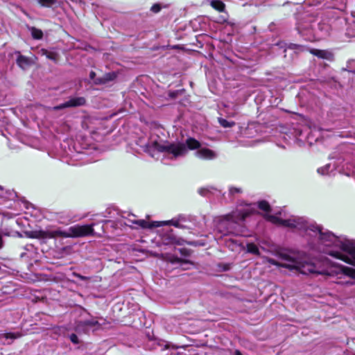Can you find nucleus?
<instances>
[{"mask_svg": "<svg viewBox=\"0 0 355 355\" xmlns=\"http://www.w3.org/2000/svg\"><path fill=\"white\" fill-rule=\"evenodd\" d=\"M266 218L273 224L295 230L309 237L308 243L312 250L355 266V243L345 236L324 231L320 226L302 217L288 216L284 209L274 214H267Z\"/></svg>", "mask_w": 355, "mask_h": 355, "instance_id": "nucleus-1", "label": "nucleus"}, {"mask_svg": "<svg viewBox=\"0 0 355 355\" xmlns=\"http://www.w3.org/2000/svg\"><path fill=\"white\" fill-rule=\"evenodd\" d=\"M277 255L286 263H281L272 258H267V262L274 266L295 270L303 275H320L333 277L340 284H355L354 268L334 262L325 256L320 255L311 259L304 254L295 252H282Z\"/></svg>", "mask_w": 355, "mask_h": 355, "instance_id": "nucleus-2", "label": "nucleus"}, {"mask_svg": "<svg viewBox=\"0 0 355 355\" xmlns=\"http://www.w3.org/2000/svg\"><path fill=\"white\" fill-rule=\"evenodd\" d=\"M188 148L191 150L197 149L195 155L200 159L212 160L218 157L216 152L207 148H200V143L193 138L187 139L186 144H160L157 141H153L148 142L144 147V151L152 157H155L156 153H163L164 159L162 162L166 164H168L165 162L166 159H175L185 156L188 152Z\"/></svg>", "mask_w": 355, "mask_h": 355, "instance_id": "nucleus-3", "label": "nucleus"}, {"mask_svg": "<svg viewBox=\"0 0 355 355\" xmlns=\"http://www.w3.org/2000/svg\"><path fill=\"white\" fill-rule=\"evenodd\" d=\"M254 205H247L245 207H240L230 214L222 216L216 225V230L221 236L229 234L240 235L243 233V221L255 211Z\"/></svg>", "mask_w": 355, "mask_h": 355, "instance_id": "nucleus-4", "label": "nucleus"}, {"mask_svg": "<svg viewBox=\"0 0 355 355\" xmlns=\"http://www.w3.org/2000/svg\"><path fill=\"white\" fill-rule=\"evenodd\" d=\"M94 223L84 225H76L69 227L66 230H62L60 228L37 230L30 232L28 236L40 240H46L57 237H83L94 235Z\"/></svg>", "mask_w": 355, "mask_h": 355, "instance_id": "nucleus-5", "label": "nucleus"}, {"mask_svg": "<svg viewBox=\"0 0 355 355\" xmlns=\"http://www.w3.org/2000/svg\"><path fill=\"white\" fill-rule=\"evenodd\" d=\"M81 315L83 319L76 322L74 329L76 333L89 334L101 328L102 324L98 318L90 315L85 310H83Z\"/></svg>", "mask_w": 355, "mask_h": 355, "instance_id": "nucleus-6", "label": "nucleus"}, {"mask_svg": "<svg viewBox=\"0 0 355 355\" xmlns=\"http://www.w3.org/2000/svg\"><path fill=\"white\" fill-rule=\"evenodd\" d=\"M86 100L84 97L71 98L67 101L53 107L54 110H58L66 107H78L85 105Z\"/></svg>", "mask_w": 355, "mask_h": 355, "instance_id": "nucleus-7", "label": "nucleus"}, {"mask_svg": "<svg viewBox=\"0 0 355 355\" xmlns=\"http://www.w3.org/2000/svg\"><path fill=\"white\" fill-rule=\"evenodd\" d=\"M16 62L17 65L23 70L28 69L34 63L33 60L31 58L26 57L21 54L18 55Z\"/></svg>", "mask_w": 355, "mask_h": 355, "instance_id": "nucleus-8", "label": "nucleus"}, {"mask_svg": "<svg viewBox=\"0 0 355 355\" xmlns=\"http://www.w3.org/2000/svg\"><path fill=\"white\" fill-rule=\"evenodd\" d=\"M198 193L202 196L208 197L211 194L218 196L221 193V191L213 187H206L199 189Z\"/></svg>", "mask_w": 355, "mask_h": 355, "instance_id": "nucleus-9", "label": "nucleus"}, {"mask_svg": "<svg viewBox=\"0 0 355 355\" xmlns=\"http://www.w3.org/2000/svg\"><path fill=\"white\" fill-rule=\"evenodd\" d=\"M128 222L131 223L132 225H137V226L141 227V228H152L153 227H158V225H150L148 222L146 221L145 220H136V219H132L128 218ZM128 225H130V224L126 223Z\"/></svg>", "mask_w": 355, "mask_h": 355, "instance_id": "nucleus-10", "label": "nucleus"}, {"mask_svg": "<svg viewBox=\"0 0 355 355\" xmlns=\"http://www.w3.org/2000/svg\"><path fill=\"white\" fill-rule=\"evenodd\" d=\"M116 78V73L115 72H110L105 73L102 78H99L96 80H94V83L96 85L105 84L114 80Z\"/></svg>", "mask_w": 355, "mask_h": 355, "instance_id": "nucleus-11", "label": "nucleus"}, {"mask_svg": "<svg viewBox=\"0 0 355 355\" xmlns=\"http://www.w3.org/2000/svg\"><path fill=\"white\" fill-rule=\"evenodd\" d=\"M310 53L320 58L330 59L332 54L326 50L311 49Z\"/></svg>", "mask_w": 355, "mask_h": 355, "instance_id": "nucleus-12", "label": "nucleus"}, {"mask_svg": "<svg viewBox=\"0 0 355 355\" xmlns=\"http://www.w3.org/2000/svg\"><path fill=\"white\" fill-rule=\"evenodd\" d=\"M226 245L232 251H237L241 249V243L235 239H230L226 241Z\"/></svg>", "mask_w": 355, "mask_h": 355, "instance_id": "nucleus-13", "label": "nucleus"}, {"mask_svg": "<svg viewBox=\"0 0 355 355\" xmlns=\"http://www.w3.org/2000/svg\"><path fill=\"white\" fill-rule=\"evenodd\" d=\"M335 170L334 166L327 164L318 169V173L322 175H330Z\"/></svg>", "mask_w": 355, "mask_h": 355, "instance_id": "nucleus-14", "label": "nucleus"}, {"mask_svg": "<svg viewBox=\"0 0 355 355\" xmlns=\"http://www.w3.org/2000/svg\"><path fill=\"white\" fill-rule=\"evenodd\" d=\"M298 32L302 37H304V40L312 41L315 40V37L312 35L311 33L312 31L310 30H304V28L298 26L297 27Z\"/></svg>", "mask_w": 355, "mask_h": 355, "instance_id": "nucleus-15", "label": "nucleus"}, {"mask_svg": "<svg viewBox=\"0 0 355 355\" xmlns=\"http://www.w3.org/2000/svg\"><path fill=\"white\" fill-rule=\"evenodd\" d=\"M247 205H248V204H245V205H243V206L240 205L239 207H245ZM254 205L256 206L255 211H254L253 213L250 214V215H252V214H253L254 213H255V212L257 211V207H258L260 209H261V210H263V211H270V205L268 204V202H266V201H265V200H263V201L259 202L257 206V205H256V204H254Z\"/></svg>", "mask_w": 355, "mask_h": 355, "instance_id": "nucleus-16", "label": "nucleus"}, {"mask_svg": "<svg viewBox=\"0 0 355 355\" xmlns=\"http://www.w3.org/2000/svg\"><path fill=\"white\" fill-rule=\"evenodd\" d=\"M28 28L33 39L41 40L43 37V32L40 29L32 26H28Z\"/></svg>", "mask_w": 355, "mask_h": 355, "instance_id": "nucleus-17", "label": "nucleus"}, {"mask_svg": "<svg viewBox=\"0 0 355 355\" xmlns=\"http://www.w3.org/2000/svg\"><path fill=\"white\" fill-rule=\"evenodd\" d=\"M277 45H282L281 43ZM281 47H285L286 49H293L296 51H304L306 50V47L303 45L296 44H289L288 45L286 44L284 46H281ZM286 49L284 50L286 51Z\"/></svg>", "mask_w": 355, "mask_h": 355, "instance_id": "nucleus-18", "label": "nucleus"}, {"mask_svg": "<svg viewBox=\"0 0 355 355\" xmlns=\"http://www.w3.org/2000/svg\"><path fill=\"white\" fill-rule=\"evenodd\" d=\"M21 336V334L19 332H10V333H4L0 334V339L6 338V339H11L12 340L19 338Z\"/></svg>", "mask_w": 355, "mask_h": 355, "instance_id": "nucleus-19", "label": "nucleus"}, {"mask_svg": "<svg viewBox=\"0 0 355 355\" xmlns=\"http://www.w3.org/2000/svg\"><path fill=\"white\" fill-rule=\"evenodd\" d=\"M246 248L247 252L254 255H259V250L256 244L253 243H247Z\"/></svg>", "mask_w": 355, "mask_h": 355, "instance_id": "nucleus-20", "label": "nucleus"}, {"mask_svg": "<svg viewBox=\"0 0 355 355\" xmlns=\"http://www.w3.org/2000/svg\"><path fill=\"white\" fill-rule=\"evenodd\" d=\"M180 221H185V218L183 216H179L178 218H173L172 220L165 222L166 224L171 225L176 227H181L180 224Z\"/></svg>", "mask_w": 355, "mask_h": 355, "instance_id": "nucleus-21", "label": "nucleus"}, {"mask_svg": "<svg viewBox=\"0 0 355 355\" xmlns=\"http://www.w3.org/2000/svg\"><path fill=\"white\" fill-rule=\"evenodd\" d=\"M39 4L42 7L53 8L57 3L56 0H37Z\"/></svg>", "mask_w": 355, "mask_h": 355, "instance_id": "nucleus-22", "label": "nucleus"}, {"mask_svg": "<svg viewBox=\"0 0 355 355\" xmlns=\"http://www.w3.org/2000/svg\"><path fill=\"white\" fill-rule=\"evenodd\" d=\"M211 6L219 12H222L225 9V4L218 0L212 1L211 3Z\"/></svg>", "mask_w": 355, "mask_h": 355, "instance_id": "nucleus-23", "label": "nucleus"}, {"mask_svg": "<svg viewBox=\"0 0 355 355\" xmlns=\"http://www.w3.org/2000/svg\"><path fill=\"white\" fill-rule=\"evenodd\" d=\"M218 122L223 128H230L235 125V122L230 121L223 118H218Z\"/></svg>", "mask_w": 355, "mask_h": 355, "instance_id": "nucleus-24", "label": "nucleus"}, {"mask_svg": "<svg viewBox=\"0 0 355 355\" xmlns=\"http://www.w3.org/2000/svg\"><path fill=\"white\" fill-rule=\"evenodd\" d=\"M243 192V190L241 187H231L229 189V194L234 197L236 194H240Z\"/></svg>", "mask_w": 355, "mask_h": 355, "instance_id": "nucleus-25", "label": "nucleus"}, {"mask_svg": "<svg viewBox=\"0 0 355 355\" xmlns=\"http://www.w3.org/2000/svg\"><path fill=\"white\" fill-rule=\"evenodd\" d=\"M69 339L74 344H78L79 343L78 338V336H77V335L76 334H71L69 336Z\"/></svg>", "mask_w": 355, "mask_h": 355, "instance_id": "nucleus-26", "label": "nucleus"}, {"mask_svg": "<svg viewBox=\"0 0 355 355\" xmlns=\"http://www.w3.org/2000/svg\"><path fill=\"white\" fill-rule=\"evenodd\" d=\"M161 10V7L159 4H154L152 7H151V10L153 12H159Z\"/></svg>", "mask_w": 355, "mask_h": 355, "instance_id": "nucleus-27", "label": "nucleus"}, {"mask_svg": "<svg viewBox=\"0 0 355 355\" xmlns=\"http://www.w3.org/2000/svg\"><path fill=\"white\" fill-rule=\"evenodd\" d=\"M44 51V54H45L49 59H51V60H55V55L53 53H49V52H48L46 50Z\"/></svg>", "mask_w": 355, "mask_h": 355, "instance_id": "nucleus-28", "label": "nucleus"}, {"mask_svg": "<svg viewBox=\"0 0 355 355\" xmlns=\"http://www.w3.org/2000/svg\"><path fill=\"white\" fill-rule=\"evenodd\" d=\"M177 263H180V266L183 267L184 265H188L189 264V263L188 261H182L180 260V259H177V261H176Z\"/></svg>", "mask_w": 355, "mask_h": 355, "instance_id": "nucleus-29", "label": "nucleus"}, {"mask_svg": "<svg viewBox=\"0 0 355 355\" xmlns=\"http://www.w3.org/2000/svg\"><path fill=\"white\" fill-rule=\"evenodd\" d=\"M96 73L94 71H91L89 73V78L92 80L94 82V80H96L98 78L95 79Z\"/></svg>", "mask_w": 355, "mask_h": 355, "instance_id": "nucleus-30", "label": "nucleus"}, {"mask_svg": "<svg viewBox=\"0 0 355 355\" xmlns=\"http://www.w3.org/2000/svg\"><path fill=\"white\" fill-rule=\"evenodd\" d=\"M234 355H242V354L239 350H236V351H235Z\"/></svg>", "mask_w": 355, "mask_h": 355, "instance_id": "nucleus-31", "label": "nucleus"}, {"mask_svg": "<svg viewBox=\"0 0 355 355\" xmlns=\"http://www.w3.org/2000/svg\"><path fill=\"white\" fill-rule=\"evenodd\" d=\"M3 187L0 185V191H3Z\"/></svg>", "mask_w": 355, "mask_h": 355, "instance_id": "nucleus-32", "label": "nucleus"}, {"mask_svg": "<svg viewBox=\"0 0 355 355\" xmlns=\"http://www.w3.org/2000/svg\"><path fill=\"white\" fill-rule=\"evenodd\" d=\"M129 216H130V217H133V218H135V215H133V214H132V215H129Z\"/></svg>", "mask_w": 355, "mask_h": 355, "instance_id": "nucleus-33", "label": "nucleus"}, {"mask_svg": "<svg viewBox=\"0 0 355 355\" xmlns=\"http://www.w3.org/2000/svg\"><path fill=\"white\" fill-rule=\"evenodd\" d=\"M1 248V238H0V248Z\"/></svg>", "mask_w": 355, "mask_h": 355, "instance_id": "nucleus-34", "label": "nucleus"}, {"mask_svg": "<svg viewBox=\"0 0 355 355\" xmlns=\"http://www.w3.org/2000/svg\"><path fill=\"white\" fill-rule=\"evenodd\" d=\"M229 269V266H227L226 268H224L225 270H227Z\"/></svg>", "mask_w": 355, "mask_h": 355, "instance_id": "nucleus-35", "label": "nucleus"}, {"mask_svg": "<svg viewBox=\"0 0 355 355\" xmlns=\"http://www.w3.org/2000/svg\"><path fill=\"white\" fill-rule=\"evenodd\" d=\"M79 277H80V279H84V277H82V276H79Z\"/></svg>", "mask_w": 355, "mask_h": 355, "instance_id": "nucleus-36", "label": "nucleus"}, {"mask_svg": "<svg viewBox=\"0 0 355 355\" xmlns=\"http://www.w3.org/2000/svg\"><path fill=\"white\" fill-rule=\"evenodd\" d=\"M354 73H355V71H354Z\"/></svg>", "mask_w": 355, "mask_h": 355, "instance_id": "nucleus-37", "label": "nucleus"}]
</instances>
